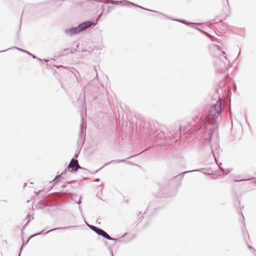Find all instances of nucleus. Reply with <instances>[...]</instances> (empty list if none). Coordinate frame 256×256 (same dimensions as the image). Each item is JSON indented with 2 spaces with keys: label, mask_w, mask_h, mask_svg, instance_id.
I'll return each mask as SVG.
<instances>
[{
  "label": "nucleus",
  "mask_w": 256,
  "mask_h": 256,
  "mask_svg": "<svg viewBox=\"0 0 256 256\" xmlns=\"http://www.w3.org/2000/svg\"><path fill=\"white\" fill-rule=\"evenodd\" d=\"M30 56H32L34 58H36L35 56H34V55H33V54H30Z\"/></svg>",
  "instance_id": "nucleus-17"
},
{
  "label": "nucleus",
  "mask_w": 256,
  "mask_h": 256,
  "mask_svg": "<svg viewBox=\"0 0 256 256\" xmlns=\"http://www.w3.org/2000/svg\"><path fill=\"white\" fill-rule=\"evenodd\" d=\"M126 2L127 3H128V4H132V5L135 6H137L135 4H134V3H132V2H128V1H126Z\"/></svg>",
  "instance_id": "nucleus-14"
},
{
  "label": "nucleus",
  "mask_w": 256,
  "mask_h": 256,
  "mask_svg": "<svg viewBox=\"0 0 256 256\" xmlns=\"http://www.w3.org/2000/svg\"><path fill=\"white\" fill-rule=\"evenodd\" d=\"M93 22L91 21H87L80 24L78 26L66 30L65 32L70 36L76 34L88 28L92 24Z\"/></svg>",
  "instance_id": "nucleus-2"
},
{
  "label": "nucleus",
  "mask_w": 256,
  "mask_h": 256,
  "mask_svg": "<svg viewBox=\"0 0 256 256\" xmlns=\"http://www.w3.org/2000/svg\"><path fill=\"white\" fill-rule=\"evenodd\" d=\"M132 158V156H130V157H129V158Z\"/></svg>",
  "instance_id": "nucleus-22"
},
{
  "label": "nucleus",
  "mask_w": 256,
  "mask_h": 256,
  "mask_svg": "<svg viewBox=\"0 0 256 256\" xmlns=\"http://www.w3.org/2000/svg\"><path fill=\"white\" fill-rule=\"evenodd\" d=\"M78 204H80L81 203V201H80V200H78Z\"/></svg>",
  "instance_id": "nucleus-18"
},
{
  "label": "nucleus",
  "mask_w": 256,
  "mask_h": 256,
  "mask_svg": "<svg viewBox=\"0 0 256 256\" xmlns=\"http://www.w3.org/2000/svg\"><path fill=\"white\" fill-rule=\"evenodd\" d=\"M254 254H256V251L254 250Z\"/></svg>",
  "instance_id": "nucleus-21"
},
{
  "label": "nucleus",
  "mask_w": 256,
  "mask_h": 256,
  "mask_svg": "<svg viewBox=\"0 0 256 256\" xmlns=\"http://www.w3.org/2000/svg\"><path fill=\"white\" fill-rule=\"evenodd\" d=\"M19 255H20V254Z\"/></svg>",
  "instance_id": "nucleus-25"
},
{
  "label": "nucleus",
  "mask_w": 256,
  "mask_h": 256,
  "mask_svg": "<svg viewBox=\"0 0 256 256\" xmlns=\"http://www.w3.org/2000/svg\"><path fill=\"white\" fill-rule=\"evenodd\" d=\"M124 160H115L114 162L116 163H119V162H123Z\"/></svg>",
  "instance_id": "nucleus-12"
},
{
  "label": "nucleus",
  "mask_w": 256,
  "mask_h": 256,
  "mask_svg": "<svg viewBox=\"0 0 256 256\" xmlns=\"http://www.w3.org/2000/svg\"><path fill=\"white\" fill-rule=\"evenodd\" d=\"M220 169H221L222 170H223L222 168H220Z\"/></svg>",
  "instance_id": "nucleus-24"
},
{
  "label": "nucleus",
  "mask_w": 256,
  "mask_h": 256,
  "mask_svg": "<svg viewBox=\"0 0 256 256\" xmlns=\"http://www.w3.org/2000/svg\"><path fill=\"white\" fill-rule=\"evenodd\" d=\"M95 232L98 234V235H100V232L99 230H95Z\"/></svg>",
  "instance_id": "nucleus-15"
},
{
  "label": "nucleus",
  "mask_w": 256,
  "mask_h": 256,
  "mask_svg": "<svg viewBox=\"0 0 256 256\" xmlns=\"http://www.w3.org/2000/svg\"><path fill=\"white\" fill-rule=\"evenodd\" d=\"M222 64L224 66V67H225V64L224 63Z\"/></svg>",
  "instance_id": "nucleus-23"
},
{
  "label": "nucleus",
  "mask_w": 256,
  "mask_h": 256,
  "mask_svg": "<svg viewBox=\"0 0 256 256\" xmlns=\"http://www.w3.org/2000/svg\"><path fill=\"white\" fill-rule=\"evenodd\" d=\"M200 169L196 170H190V171H187V172H184L182 174H185L188 173V172H194V171H200Z\"/></svg>",
  "instance_id": "nucleus-11"
},
{
  "label": "nucleus",
  "mask_w": 256,
  "mask_h": 256,
  "mask_svg": "<svg viewBox=\"0 0 256 256\" xmlns=\"http://www.w3.org/2000/svg\"><path fill=\"white\" fill-rule=\"evenodd\" d=\"M15 48H16L17 50H18L20 52H24V53H26L28 54H30V53L28 52H27L24 50H22V49H21V48H18L16 46H14V47Z\"/></svg>",
  "instance_id": "nucleus-9"
},
{
  "label": "nucleus",
  "mask_w": 256,
  "mask_h": 256,
  "mask_svg": "<svg viewBox=\"0 0 256 256\" xmlns=\"http://www.w3.org/2000/svg\"><path fill=\"white\" fill-rule=\"evenodd\" d=\"M62 174L63 173H62L60 174L57 175L53 180V182L56 183L58 182L59 181V179L61 178Z\"/></svg>",
  "instance_id": "nucleus-6"
},
{
  "label": "nucleus",
  "mask_w": 256,
  "mask_h": 256,
  "mask_svg": "<svg viewBox=\"0 0 256 256\" xmlns=\"http://www.w3.org/2000/svg\"><path fill=\"white\" fill-rule=\"evenodd\" d=\"M248 247L250 250H253V248L250 246H248Z\"/></svg>",
  "instance_id": "nucleus-16"
},
{
  "label": "nucleus",
  "mask_w": 256,
  "mask_h": 256,
  "mask_svg": "<svg viewBox=\"0 0 256 256\" xmlns=\"http://www.w3.org/2000/svg\"><path fill=\"white\" fill-rule=\"evenodd\" d=\"M44 61H45V62H48V60H45V59H44Z\"/></svg>",
  "instance_id": "nucleus-20"
},
{
  "label": "nucleus",
  "mask_w": 256,
  "mask_h": 256,
  "mask_svg": "<svg viewBox=\"0 0 256 256\" xmlns=\"http://www.w3.org/2000/svg\"><path fill=\"white\" fill-rule=\"evenodd\" d=\"M222 56L220 58L221 60L223 61L224 59L225 60H227L226 56L224 55L225 54V52L224 51H222Z\"/></svg>",
  "instance_id": "nucleus-7"
},
{
  "label": "nucleus",
  "mask_w": 256,
  "mask_h": 256,
  "mask_svg": "<svg viewBox=\"0 0 256 256\" xmlns=\"http://www.w3.org/2000/svg\"><path fill=\"white\" fill-rule=\"evenodd\" d=\"M57 229V228H53V229H52V230H50L46 232H44V230H42L38 234H47L48 232H49L50 231H52V230H56Z\"/></svg>",
  "instance_id": "nucleus-10"
},
{
  "label": "nucleus",
  "mask_w": 256,
  "mask_h": 256,
  "mask_svg": "<svg viewBox=\"0 0 256 256\" xmlns=\"http://www.w3.org/2000/svg\"><path fill=\"white\" fill-rule=\"evenodd\" d=\"M214 47L218 50H220V47L218 45H214Z\"/></svg>",
  "instance_id": "nucleus-13"
},
{
  "label": "nucleus",
  "mask_w": 256,
  "mask_h": 256,
  "mask_svg": "<svg viewBox=\"0 0 256 256\" xmlns=\"http://www.w3.org/2000/svg\"><path fill=\"white\" fill-rule=\"evenodd\" d=\"M99 231L100 232V236H102L104 238L108 240H115V239L110 238V236L102 230L100 229Z\"/></svg>",
  "instance_id": "nucleus-5"
},
{
  "label": "nucleus",
  "mask_w": 256,
  "mask_h": 256,
  "mask_svg": "<svg viewBox=\"0 0 256 256\" xmlns=\"http://www.w3.org/2000/svg\"><path fill=\"white\" fill-rule=\"evenodd\" d=\"M82 121H84V118L83 116L82 117Z\"/></svg>",
  "instance_id": "nucleus-19"
},
{
  "label": "nucleus",
  "mask_w": 256,
  "mask_h": 256,
  "mask_svg": "<svg viewBox=\"0 0 256 256\" xmlns=\"http://www.w3.org/2000/svg\"><path fill=\"white\" fill-rule=\"evenodd\" d=\"M211 149H212V151L213 154V155L214 157L215 160H216V154L219 153V152L220 151V148L218 147V146H217L216 144H214L211 146Z\"/></svg>",
  "instance_id": "nucleus-4"
},
{
  "label": "nucleus",
  "mask_w": 256,
  "mask_h": 256,
  "mask_svg": "<svg viewBox=\"0 0 256 256\" xmlns=\"http://www.w3.org/2000/svg\"><path fill=\"white\" fill-rule=\"evenodd\" d=\"M88 226L90 228L91 230L95 232V230H100V229L99 228H96V226H90L88 225Z\"/></svg>",
  "instance_id": "nucleus-8"
},
{
  "label": "nucleus",
  "mask_w": 256,
  "mask_h": 256,
  "mask_svg": "<svg viewBox=\"0 0 256 256\" xmlns=\"http://www.w3.org/2000/svg\"><path fill=\"white\" fill-rule=\"evenodd\" d=\"M222 112V100L218 101L210 110L208 114L202 115L198 118V123L200 126V128L204 130L203 138L206 140H210L212 134L216 130V123L218 116Z\"/></svg>",
  "instance_id": "nucleus-1"
},
{
  "label": "nucleus",
  "mask_w": 256,
  "mask_h": 256,
  "mask_svg": "<svg viewBox=\"0 0 256 256\" xmlns=\"http://www.w3.org/2000/svg\"><path fill=\"white\" fill-rule=\"evenodd\" d=\"M79 168H80V166L78 164V161L72 158L68 166V170L70 171H77Z\"/></svg>",
  "instance_id": "nucleus-3"
}]
</instances>
